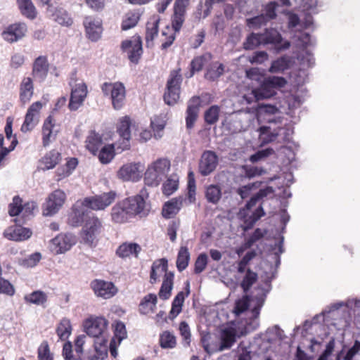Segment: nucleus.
<instances>
[{"label": "nucleus", "mask_w": 360, "mask_h": 360, "mask_svg": "<svg viewBox=\"0 0 360 360\" xmlns=\"http://www.w3.org/2000/svg\"><path fill=\"white\" fill-rule=\"evenodd\" d=\"M85 207H86L83 205V200L77 201L74 205L72 212L68 217V221L70 224L73 226H78L82 223V221H84Z\"/></svg>", "instance_id": "obj_29"}, {"label": "nucleus", "mask_w": 360, "mask_h": 360, "mask_svg": "<svg viewBox=\"0 0 360 360\" xmlns=\"http://www.w3.org/2000/svg\"><path fill=\"white\" fill-rule=\"evenodd\" d=\"M54 123L53 119L49 116L44 122L42 127V141L44 146H48L50 142L55 139V134L53 132Z\"/></svg>", "instance_id": "obj_41"}, {"label": "nucleus", "mask_w": 360, "mask_h": 360, "mask_svg": "<svg viewBox=\"0 0 360 360\" xmlns=\"http://www.w3.org/2000/svg\"><path fill=\"white\" fill-rule=\"evenodd\" d=\"M39 360H53V356L50 352L47 342L44 341L39 347L38 351Z\"/></svg>", "instance_id": "obj_61"}, {"label": "nucleus", "mask_w": 360, "mask_h": 360, "mask_svg": "<svg viewBox=\"0 0 360 360\" xmlns=\"http://www.w3.org/2000/svg\"><path fill=\"white\" fill-rule=\"evenodd\" d=\"M102 145V139L98 134L91 131L86 140V148L93 154L98 150Z\"/></svg>", "instance_id": "obj_46"}, {"label": "nucleus", "mask_w": 360, "mask_h": 360, "mask_svg": "<svg viewBox=\"0 0 360 360\" xmlns=\"http://www.w3.org/2000/svg\"><path fill=\"white\" fill-rule=\"evenodd\" d=\"M290 60L288 56H282L271 63L269 69L271 73H281L290 67Z\"/></svg>", "instance_id": "obj_44"}, {"label": "nucleus", "mask_w": 360, "mask_h": 360, "mask_svg": "<svg viewBox=\"0 0 360 360\" xmlns=\"http://www.w3.org/2000/svg\"><path fill=\"white\" fill-rule=\"evenodd\" d=\"M170 169V162L167 158H159L148 165L145 172L144 181L147 186L155 187L166 177Z\"/></svg>", "instance_id": "obj_4"}, {"label": "nucleus", "mask_w": 360, "mask_h": 360, "mask_svg": "<svg viewBox=\"0 0 360 360\" xmlns=\"http://www.w3.org/2000/svg\"><path fill=\"white\" fill-rule=\"evenodd\" d=\"M276 94V90L267 84V82L264 79L260 87L253 89L250 95H244L243 99L245 100L248 103H251L254 99L256 101H259L262 99L270 98Z\"/></svg>", "instance_id": "obj_20"}, {"label": "nucleus", "mask_w": 360, "mask_h": 360, "mask_svg": "<svg viewBox=\"0 0 360 360\" xmlns=\"http://www.w3.org/2000/svg\"><path fill=\"white\" fill-rule=\"evenodd\" d=\"M189 289H188L186 295L184 292H179L176 297H174L172 304V309L169 312L170 319H174L179 315V314L182 310V306L185 300V297L189 295Z\"/></svg>", "instance_id": "obj_42"}, {"label": "nucleus", "mask_w": 360, "mask_h": 360, "mask_svg": "<svg viewBox=\"0 0 360 360\" xmlns=\"http://www.w3.org/2000/svg\"><path fill=\"white\" fill-rule=\"evenodd\" d=\"M78 165L77 158H72L65 165L59 167L56 171V180L60 181L69 176Z\"/></svg>", "instance_id": "obj_35"}, {"label": "nucleus", "mask_w": 360, "mask_h": 360, "mask_svg": "<svg viewBox=\"0 0 360 360\" xmlns=\"http://www.w3.org/2000/svg\"><path fill=\"white\" fill-rule=\"evenodd\" d=\"M140 18V14L136 11H129L123 18L122 22V29L123 30H129L138 23Z\"/></svg>", "instance_id": "obj_48"}, {"label": "nucleus", "mask_w": 360, "mask_h": 360, "mask_svg": "<svg viewBox=\"0 0 360 360\" xmlns=\"http://www.w3.org/2000/svg\"><path fill=\"white\" fill-rule=\"evenodd\" d=\"M84 25L88 37L91 41H97L102 32L101 22L98 20H95L91 17H86L84 19Z\"/></svg>", "instance_id": "obj_28"}, {"label": "nucleus", "mask_w": 360, "mask_h": 360, "mask_svg": "<svg viewBox=\"0 0 360 360\" xmlns=\"http://www.w3.org/2000/svg\"><path fill=\"white\" fill-rule=\"evenodd\" d=\"M200 104V98L198 96H193L188 101L186 117V127L188 129L193 128L194 125L198 117Z\"/></svg>", "instance_id": "obj_26"}, {"label": "nucleus", "mask_w": 360, "mask_h": 360, "mask_svg": "<svg viewBox=\"0 0 360 360\" xmlns=\"http://www.w3.org/2000/svg\"><path fill=\"white\" fill-rule=\"evenodd\" d=\"M121 49L127 54L129 60L137 63L142 54V43L139 37H133L122 42Z\"/></svg>", "instance_id": "obj_16"}, {"label": "nucleus", "mask_w": 360, "mask_h": 360, "mask_svg": "<svg viewBox=\"0 0 360 360\" xmlns=\"http://www.w3.org/2000/svg\"><path fill=\"white\" fill-rule=\"evenodd\" d=\"M220 108L217 105H212L205 112V121L209 124L216 123L219 120Z\"/></svg>", "instance_id": "obj_57"}, {"label": "nucleus", "mask_w": 360, "mask_h": 360, "mask_svg": "<svg viewBox=\"0 0 360 360\" xmlns=\"http://www.w3.org/2000/svg\"><path fill=\"white\" fill-rule=\"evenodd\" d=\"M262 33H251L247 37L245 41L243 43L244 49L246 50H251L262 44Z\"/></svg>", "instance_id": "obj_53"}, {"label": "nucleus", "mask_w": 360, "mask_h": 360, "mask_svg": "<svg viewBox=\"0 0 360 360\" xmlns=\"http://www.w3.org/2000/svg\"><path fill=\"white\" fill-rule=\"evenodd\" d=\"M111 220L116 224H124L131 218L123 201L116 203L111 209Z\"/></svg>", "instance_id": "obj_27"}, {"label": "nucleus", "mask_w": 360, "mask_h": 360, "mask_svg": "<svg viewBox=\"0 0 360 360\" xmlns=\"http://www.w3.org/2000/svg\"><path fill=\"white\" fill-rule=\"evenodd\" d=\"M26 32L27 26L25 23H15L2 32V37L8 42H14L23 37Z\"/></svg>", "instance_id": "obj_23"}, {"label": "nucleus", "mask_w": 360, "mask_h": 360, "mask_svg": "<svg viewBox=\"0 0 360 360\" xmlns=\"http://www.w3.org/2000/svg\"><path fill=\"white\" fill-rule=\"evenodd\" d=\"M267 22V19L266 18V16H264L263 14L251 18H248L246 20V24L247 25L253 29H257L259 28L261 26L265 25Z\"/></svg>", "instance_id": "obj_62"}, {"label": "nucleus", "mask_w": 360, "mask_h": 360, "mask_svg": "<svg viewBox=\"0 0 360 360\" xmlns=\"http://www.w3.org/2000/svg\"><path fill=\"white\" fill-rule=\"evenodd\" d=\"M150 124L154 131L155 137L156 139L161 138L163 134V129L165 127V121L155 117L151 120Z\"/></svg>", "instance_id": "obj_60"}, {"label": "nucleus", "mask_w": 360, "mask_h": 360, "mask_svg": "<svg viewBox=\"0 0 360 360\" xmlns=\"http://www.w3.org/2000/svg\"><path fill=\"white\" fill-rule=\"evenodd\" d=\"M143 167L140 162L123 165L117 172V177L123 181H137L142 176Z\"/></svg>", "instance_id": "obj_13"}, {"label": "nucleus", "mask_w": 360, "mask_h": 360, "mask_svg": "<svg viewBox=\"0 0 360 360\" xmlns=\"http://www.w3.org/2000/svg\"><path fill=\"white\" fill-rule=\"evenodd\" d=\"M130 126L131 121L129 117L126 116L120 120L117 132L122 139V142L115 143L117 150L120 149L121 151H123L129 148V140L131 138Z\"/></svg>", "instance_id": "obj_19"}, {"label": "nucleus", "mask_w": 360, "mask_h": 360, "mask_svg": "<svg viewBox=\"0 0 360 360\" xmlns=\"http://www.w3.org/2000/svg\"><path fill=\"white\" fill-rule=\"evenodd\" d=\"M60 153L56 150H51L46 153L41 160V167L43 170L53 169L59 162Z\"/></svg>", "instance_id": "obj_36"}, {"label": "nucleus", "mask_w": 360, "mask_h": 360, "mask_svg": "<svg viewBox=\"0 0 360 360\" xmlns=\"http://www.w3.org/2000/svg\"><path fill=\"white\" fill-rule=\"evenodd\" d=\"M205 197L209 202L217 204L221 198V191L219 186L210 185L205 191Z\"/></svg>", "instance_id": "obj_50"}, {"label": "nucleus", "mask_w": 360, "mask_h": 360, "mask_svg": "<svg viewBox=\"0 0 360 360\" xmlns=\"http://www.w3.org/2000/svg\"><path fill=\"white\" fill-rule=\"evenodd\" d=\"M66 199L65 192L60 189L53 191L43 205V214L52 216L57 213L64 204Z\"/></svg>", "instance_id": "obj_11"}, {"label": "nucleus", "mask_w": 360, "mask_h": 360, "mask_svg": "<svg viewBox=\"0 0 360 360\" xmlns=\"http://www.w3.org/2000/svg\"><path fill=\"white\" fill-rule=\"evenodd\" d=\"M179 179L175 175L170 176L163 184L162 192L166 195H172L178 188Z\"/></svg>", "instance_id": "obj_55"}, {"label": "nucleus", "mask_w": 360, "mask_h": 360, "mask_svg": "<svg viewBox=\"0 0 360 360\" xmlns=\"http://www.w3.org/2000/svg\"><path fill=\"white\" fill-rule=\"evenodd\" d=\"M41 255L39 252H34L20 262V264L27 268L35 266L41 260Z\"/></svg>", "instance_id": "obj_63"}, {"label": "nucleus", "mask_w": 360, "mask_h": 360, "mask_svg": "<svg viewBox=\"0 0 360 360\" xmlns=\"http://www.w3.org/2000/svg\"><path fill=\"white\" fill-rule=\"evenodd\" d=\"M103 229L101 220L94 214L86 216L80 233L82 240L89 245L95 244Z\"/></svg>", "instance_id": "obj_5"}, {"label": "nucleus", "mask_w": 360, "mask_h": 360, "mask_svg": "<svg viewBox=\"0 0 360 360\" xmlns=\"http://www.w3.org/2000/svg\"><path fill=\"white\" fill-rule=\"evenodd\" d=\"M58 336L61 340H67L72 333V326L68 319H63L56 328Z\"/></svg>", "instance_id": "obj_47"}, {"label": "nucleus", "mask_w": 360, "mask_h": 360, "mask_svg": "<svg viewBox=\"0 0 360 360\" xmlns=\"http://www.w3.org/2000/svg\"><path fill=\"white\" fill-rule=\"evenodd\" d=\"M159 22L160 18L158 16H153L147 22L146 41L148 46H150V44L152 45L153 39L158 36Z\"/></svg>", "instance_id": "obj_34"}, {"label": "nucleus", "mask_w": 360, "mask_h": 360, "mask_svg": "<svg viewBox=\"0 0 360 360\" xmlns=\"http://www.w3.org/2000/svg\"><path fill=\"white\" fill-rule=\"evenodd\" d=\"M116 197V192L110 191L101 195L85 198L83 200V205L93 210H104L115 201Z\"/></svg>", "instance_id": "obj_9"}, {"label": "nucleus", "mask_w": 360, "mask_h": 360, "mask_svg": "<svg viewBox=\"0 0 360 360\" xmlns=\"http://www.w3.org/2000/svg\"><path fill=\"white\" fill-rule=\"evenodd\" d=\"M71 86V95L68 104L71 110H77L84 103L87 94V86L83 81H72L70 82Z\"/></svg>", "instance_id": "obj_10"}, {"label": "nucleus", "mask_w": 360, "mask_h": 360, "mask_svg": "<svg viewBox=\"0 0 360 360\" xmlns=\"http://www.w3.org/2000/svg\"><path fill=\"white\" fill-rule=\"evenodd\" d=\"M268 122V126H262L259 129V138L263 143L271 142L278 138L283 141L289 140V136L292 131L290 129L283 127L280 118L269 119Z\"/></svg>", "instance_id": "obj_3"}, {"label": "nucleus", "mask_w": 360, "mask_h": 360, "mask_svg": "<svg viewBox=\"0 0 360 360\" xmlns=\"http://www.w3.org/2000/svg\"><path fill=\"white\" fill-rule=\"evenodd\" d=\"M107 326V320L101 316H90L84 322V331L88 335L94 338L104 335Z\"/></svg>", "instance_id": "obj_14"}, {"label": "nucleus", "mask_w": 360, "mask_h": 360, "mask_svg": "<svg viewBox=\"0 0 360 360\" xmlns=\"http://www.w3.org/2000/svg\"><path fill=\"white\" fill-rule=\"evenodd\" d=\"M147 198L146 191L142 189L138 195L122 200L131 217L136 215L143 217L148 215L149 210L146 207L145 201Z\"/></svg>", "instance_id": "obj_6"}, {"label": "nucleus", "mask_w": 360, "mask_h": 360, "mask_svg": "<svg viewBox=\"0 0 360 360\" xmlns=\"http://www.w3.org/2000/svg\"><path fill=\"white\" fill-rule=\"evenodd\" d=\"M174 276V274L172 272L165 274L158 294L161 299L167 300L169 298L173 287Z\"/></svg>", "instance_id": "obj_38"}, {"label": "nucleus", "mask_w": 360, "mask_h": 360, "mask_svg": "<svg viewBox=\"0 0 360 360\" xmlns=\"http://www.w3.org/2000/svg\"><path fill=\"white\" fill-rule=\"evenodd\" d=\"M239 336L240 335H238L234 324H229L224 326L221 330L219 350L223 351L231 348L236 341L237 337Z\"/></svg>", "instance_id": "obj_22"}, {"label": "nucleus", "mask_w": 360, "mask_h": 360, "mask_svg": "<svg viewBox=\"0 0 360 360\" xmlns=\"http://www.w3.org/2000/svg\"><path fill=\"white\" fill-rule=\"evenodd\" d=\"M32 234L28 228L22 226H11L4 232V236L11 240L22 241L27 240Z\"/></svg>", "instance_id": "obj_24"}, {"label": "nucleus", "mask_w": 360, "mask_h": 360, "mask_svg": "<svg viewBox=\"0 0 360 360\" xmlns=\"http://www.w3.org/2000/svg\"><path fill=\"white\" fill-rule=\"evenodd\" d=\"M274 190L271 187L267 186L265 188L260 189L255 195H253L250 200L247 202L245 209L241 210L239 212V215L244 218V223L242 225L244 231L250 229L257 220L265 214V212L262 206H259L256 210L248 215V212L254 207L259 200L264 197L267 196L269 194L273 193Z\"/></svg>", "instance_id": "obj_2"}, {"label": "nucleus", "mask_w": 360, "mask_h": 360, "mask_svg": "<svg viewBox=\"0 0 360 360\" xmlns=\"http://www.w3.org/2000/svg\"><path fill=\"white\" fill-rule=\"evenodd\" d=\"M167 270V260L165 258L155 260L152 265L150 275V281L155 283L158 278L166 274Z\"/></svg>", "instance_id": "obj_31"}, {"label": "nucleus", "mask_w": 360, "mask_h": 360, "mask_svg": "<svg viewBox=\"0 0 360 360\" xmlns=\"http://www.w3.org/2000/svg\"><path fill=\"white\" fill-rule=\"evenodd\" d=\"M190 253L186 247L180 248L177 255L176 267L179 271L184 270L188 265Z\"/></svg>", "instance_id": "obj_49"}, {"label": "nucleus", "mask_w": 360, "mask_h": 360, "mask_svg": "<svg viewBox=\"0 0 360 360\" xmlns=\"http://www.w3.org/2000/svg\"><path fill=\"white\" fill-rule=\"evenodd\" d=\"M15 292L14 286L6 279L0 276V294L13 296Z\"/></svg>", "instance_id": "obj_64"}, {"label": "nucleus", "mask_w": 360, "mask_h": 360, "mask_svg": "<svg viewBox=\"0 0 360 360\" xmlns=\"http://www.w3.org/2000/svg\"><path fill=\"white\" fill-rule=\"evenodd\" d=\"M90 286L97 297L103 299L111 298L117 292V288L112 282L103 280L95 279L91 282Z\"/></svg>", "instance_id": "obj_17"}, {"label": "nucleus", "mask_w": 360, "mask_h": 360, "mask_svg": "<svg viewBox=\"0 0 360 360\" xmlns=\"http://www.w3.org/2000/svg\"><path fill=\"white\" fill-rule=\"evenodd\" d=\"M43 104L40 101L33 103L28 108L25 120L21 126L22 132L32 131L39 121L40 112Z\"/></svg>", "instance_id": "obj_15"}, {"label": "nucleus", "mask_w": 360, "mask_h": 360, "mask_svg": "<svg viewBox=\"0 0 360 360\" xmlns=\"http://www.w3.org/2000/svg\"><path fill=\"white\" fill-rule=\"evenodd\" d=\"M17 4L20 13L29 19L37 16V10L32 0H17Z\"/></svg>", "instance_id": "obj_40"}, {"label": "nucleus", "mask_w": 360, "mask_h": 360, "mask_svg": "<svg viewBox=\"0 0 360 360\" xmlns=\"http://www.w3.org/2000/svg\"><path fill=\"white\" fill-rule=\"evenodd\" d=\"M312 23L313 19L311 15L306 14L304 20L302 22H300V18L296 14L290 13L288 17L289 28H293L297 25H300L303 28H308L312 25Z\"/></svg>", "instance_id": "obj_45"}, {"label": "nucleus", "mask_w": 360, "mask_h": 360, "mask_svg": "<svg viewBox=\"0 0 360 360\" xmlns=\"http://www.w3.org/2000/svg\"><path fill=\"white\" fill-rule=\"evenodd\" d=\"M157 304V296L155 294L150 293L146 295L139 304V311L143 314L153 312Z\"/></svg>", "instance_id": "obj_37"}, {"label": "nucleus", "mask_w": 360, "mask_h": 360, "mask_svg": "<svg viewBox=\"0 0 360 360\" xmlns=\"http://www.w3.org/2000/svg\"><path fill=\"white\" fill-rule=\"evenodd\" d=\"M141 247L137 243H123L119 246L116 253L122 258L129 257L130 255H134L137 257L138 253L141 251Z\"/></svg>", "instance_id": "obj_39"}, {"label": "nucleus", "mask_w": 360, "mask_h": 360, "mask_svg": "<svg viewBox=\"0 0 360 360\" xmlns=\"http://www.w3.org/2000/svg\"><path fill=\"white\" fill-rule=\"evenodd\" d=\"M182 198H173L167 202L162 208V214L165 218L170 219L174 217L180 210L182 206Z\"/></svg>", "instance_id": "obj_33"}, {"label": "nucleus", "mask_w": 360, "mask_h": 360, "mask_svg": "<svg viewBox=\"0 0 360 360\" xmlns=\"http://www.w3.org/2000/svg\"><path fill=\"white\" fill-rule=\"evenodd\" d=\"M47 11L53 20L62 25H70L72 22L71 18L63 8H56L49 5Z\"/></svg>", "instance_id": "obj_30"}, {"label": "nucleus", "mask_w": 360, "mask_h": 360, "mask_svg": "<svg viewBox=\"0 0 360 360\" xmlns=\"http://www.w3.org/2000/svg\"><path fill=\"white\" fill-rule=\"evenodd\" d=\"M224 72V66L218 62L213 63L210 68L207 70L205 77L210 80H215L223 75Z\"/></svg>", "instance_id": "obj_52"}, {"label": "nucleus", "mask_w": 360, "mask_h": 360, "mask_svg": "<svg viewBox=\"0 0 360 360\" xmlns=\"http://www.w3.org/2000/svg\"><path fill=\"white\" fill-rule=\"evenodd\" d=\"M257 279V274L250 269H247L245 276L241 282V287L244 292H248L250 287L255 283Z\"/></svg>", "instance_id": "obj_56"}, {"label": "nucleus", "mask_w": 360, "mask_h": 360, "mask_svg": "<svg viewBox=\"0 0 360 360\" xmlns=\"http://www.w3.org/2000/svg\"><path fill=\"white\" fill-rule=\"evenodd\" d=\"M47 295L41 290H35L24 296V300L27 304L42 305L47 301Z\"/></svg>", "instance_id": "obj_43"}, {"label": "nucleus", "mask_w": 360, "mask_h": 360, "mask_svg": "<svg viewBox=\"0 0 360 360\" xmlns=\"http://www.w3.org/2000/svg\"><path fill=\"white\" fill-rule=\"evenodd\" d=\"M262 45L272 44L274 45L278 50L288 49L290 44L289 41H284L282 44L283 38L281 34L274 28H267L262 33Z\"/></svg>", "instance_id": "obj_18"}, {"label": "nucleus", "mask_w": 360, "mask_h": 360, "mask_svg": "<svg viewBox=\"0 0 360 360\" xmlns=\"http://www.w3.org/2000/svg\"><path fill=\"white\" fill-rule=\"evenodd\" d=\"M185 12L174 10L172 20V26L174 32H179L185 20Z\"/></svg>", "instance_id": "obj_58"}, {"label": "nucleus", "mask_w": 360, "mask_h": 360, "mask_svg": "<svg viewBox=\"0 0 360 360\" xmlns=\"http://www.w3.org/2000/svg\"><path fill=\"white\" fill-rule=\"evenodd\" d=\"M76 241V238L72 234L60 233L50 241V250L54 254H63L70 250Z\"/></svg>", "instance_id": "obj_12"}, {"label": "nucleus", "mask_w": 360, "mask_h": 360, "mask_svg": "<svg viewBox=\"0 0 360 360\" xmlns=\"http://www.w3.org/2000/svg\"><path fill=\"white\" fill-rule=\"evenodd\" d=\"M101 90L105 96H110L112 106L115 109H120L124 102L125 99V87L120 82H105L102 86Z\"/></svg>", "instance_id": "obj_8"}, {"label": "nucleus", "mask_w": 360, "mask_h": 360, "mask_svg": "<svg viewBox=\"0 0 360 360\" xmlns=\"http://www.w3.org/2000/svg\"><path fill=\"white\" fill-rule=\"evenodd\" d=\"M21 212H22V199L18 196H15L8 206V214L11 217H15Z\"/></svg>", "instance_id": "obj_59"}, {"label": "nucleus", "mask_w": 360, "mask_h": 360, "mask_svg": "<svg viewBox=\"0 0 360 360\" xmlns=\"http://www.w3.org/2000/svg\"><path fill=\"white\" fill-rule=\"evenodd\" d=\"M114 145H107L101 148L98 154V159L103 164L109 163L115 155Z\"/></svg>", "instance_id": "obj_54"}, {"label": "nucleus", "mask_w": 360, "mask_h": 360, "mask_svg": "<svg viewBox=\"0 0 360 360\" xmlns=\"http://www.w3.org/2000/svg\"><path fill=\"white\" fill-rule=\"evenodd\" d=\"M218 164V157L214 152L211 150L205 151L199 162V172L203 176L212 173Z\"/></svg>", "instance_id": "obj_21"}, {"label": "nucleus", "mask_w": 360, "mask_h": 360, "mask_svg": "<svg viewBox=\"0 0 360 360\" xmlns=\"http://www.w3.org/2000/svg\"><path fill=\"white\" fill-rule=\"evenodd\" d=\"M34 86L30 77L22 79L20 85V99L22 103H28L32 97Z\"/></svg>", "instance_id": "obj_32"}, {"label": "nucleus", "mask_w": 360, "mask_h": 360, "mask_svg": "<svg viewBox=\"0 0 360 360\" xmlns=\"http://www.w3.org/2000/svg\"><path fill=\"white\" fill-rule=\"evenodd\" d=\"M49 72V63L47 58L44 56L37 58L33 63L32 76L35 80L43 82Z\"/></svg>", "instance_id": "obj_25"}, {"label": "nucleus", "mask_w": 360, "mask_h": 360, "mask_svg": "<svg viewBox=\"0 0 360 360\" xmlns=\"http://www.w3.org/2000/svg\"><path fill=\"white\" fill-rule=\"evenodd\" d=\"M160 345L163 349H172L176 345L175 336L169 331L163 332L160 336Z\"/></svg>", "instance_id": "obj_51"}, {"label": "nucleus", "mask_w": 360, "mask_h": 360, "mask_svg": "<svg viewBox=\"0 0 360 360\" xmlns=\"http://www.w3.org/2000/svg\"><path fill=\"white\" fill-rule=\"evenodd\" d=\"M265 298L266 293L259 290V292L255 296H246L236 301L234 309L236 314L238 316L245 312L247 316L243 323L245 333L253 331L259 327V315Z\"/></svg>", "instance_id": "obj_1"}, {"label": "nucleus", "mask_w": 360, "mask_h": 360, "mask_svg": "<svg viewBox=\"0 0 360 360\" xmlns=\"http://www.w3.org/2000/svg\"><path fill=\"white\" fill-rule=\"evenodd\" d=\"M180 70V69L172 70L167 82V89L164 94V100L169 105H174L179 99L180 86L182 82Z\"/></svg>", "instance_id": "obj_7"}]
</instances>
